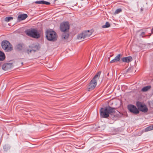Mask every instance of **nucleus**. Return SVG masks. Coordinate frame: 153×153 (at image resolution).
<instances>
[{
  "instance_id": "2",
  "label": "nucleus",
  "mask_w": 153,
  "mask_h": 153,
  "mask_svg": "<svg viewBox=\"0 0 153 153\" xmlns=\"http://www.w3.org/2000/svg\"><path fill=\"white\" fill-rule=\"evenodd\" d=\"M101 73L100 71H99L88 84L87 88L88 91H92L95 88L97 84V80L99 79Z\"/></svg>"
},
{
  "instance_id": "20",
  "label": "nucleus",
  "mask_w": 153,
  "mask_h": 153,
  "mask_svg": "<svg viewBox=\"0 0 153 153\" xmlns=\"http://www.w3.org/2000/svg\"><path fill=\"white\" fill-rule=\"evenodd\" d=\"M13 18L11 17H7L5 18V21L7 22H8L10 20H13Z\"/></svg>"
},
{
  "instance_id": "3",
  "label": "nucleus",
  "mask_w": 153,
  "mask_h": 153,
  "mask_svg": "<svg viewBox=\"0 0 153 153\" xmlns=\"http://www.w3.org/2000/svg\"><path fill=\"white\" fill-rule=\"evenodd\" d=\"M46 34L47 38L48 40L54 41L57 39V35L54 31L51 30H47Z\"/></svg>"
},
{
  "instance_id": "16",
  "label": "nucleus",
  "mask_w": 153,
  "mask_h": 153,
  "mask_svg": "<svg viewBox=\"0 0 153 153\" xmlns=\"http://www.w3.org/2000/svg\"><path fill=\"white\" fill-rule=\"evenodd\" d=\"M5 58V56L4 53L0 51V61L3 60Z\"/></svg>"
},
{
  "instance_id": "18",
  "label": "nucleus",
  "mask_w": 153,
  "mask_h": 153,
  "mask_svg": "<svg viewBox=\"0 0 153 153\" xmlns=\"http://www.w3.org/2000/svg\"><path fill=\"white\" fill-rule=\"evenodd\" d=\"M153 129V124L152 126H149L146 128L145 129V131L147 132L149 131H150L152 130Z\"/></svg>"
},
{
  "instance_id": "5",
  "label": "nucleus",
  "mask_w": 153,
  "mask_h": 153,
  "mask_svg": "<svg viewBox=\"0 0 153 153\" xmlns=\"http://www.w3.org/2000/svg\"><path fill=\"white\" fill-rule=\"evenodd\" d=\"M2 48L6 51H11L12 47L10 44L7 41H3L1 44Z\"/></svg>"
},
{
  "instance_id": "29",
  "label": "nucleus",
  "mask_w": 153,
  "mask_h": 153,
  "mask_svg": "<svg viewBox=\"0 0 153 153\" xmlns=\"http://www.w3.org/2000/svg\"><path fill=\"white\" fill-rule=\"evenodd\" d=\"M152 30H153V29H152Z\"/></svg>"
},
{
  "instance_id": "28",
  "label": "nucleus",
  "mask_w": 153,
  "mask_h": 153,
  "mask_svg": "<svg viewBox=\"0 0 153 153\" xmlns=\"http://www.w3.org/2000/svg\"><path fill=\"white\" fill-rule=\"evenodd\" d=\"M3 67H4V66H2V69H4V70H5L4 68Z\"/></svg>"
},
{
  "instance_id": "9",
  "label": "nucleus",
  "mask_w": 153,
  "mask_h": 153,
  "mask_svg": "<svg viewBox=\"0 0 153 153\" xmlns=\"http://www.w3.org/2000/svg\"><path fill=\"white\" fill-rule=\"evenodd\" d=\"M128 110L131 112L137 114L139 113V111L136 107L133 105H129L128 106Z\"/></svg>"
},
{
  "instance_id": "19",
  "label": "nucleus",
  "mask_w": 153,
  "mask_h": 153,
  "mask_svg": "<svg viewBox=\"0 0 153 153\" xmlns=\"http://www.w3.org/2000/svg\"><path fill=\"white\" fill-rule=\"evenodd\" d=\"M110 24L108 22H106L105 25H103L102 26V27L104 28H107L108 27L110 26Z\"/></svg>"
},
{
  "instance_id": "8",
  "label": "nucleus",
  "mask_w": 153,
  "mask_h": 153,
  "mask_svg": "<svg viewBox=\"0 0 153 153\" xmlns=\"http://www.w3.org/2000/svg\"><path fill=\"white\" fill-rule=\"evenodd\" d=\"M69 28V25L68 22H64L60 25V28L62 31L65 32L68 30Z\"/></svg>"
},
{
  "instance_id": "12",
  "label": "nucleus",
  "mask_w": 153,
  "mask_h": 153,
  "mask_svg": "<svg viewBox=\"0 0 153 153\" xmlns=\"http://www.w3.org/2000/svg\"><path fill=\"white\" fill-rule=\"evenodd\" d=\"M83 33L85 38L89 37L92 34L91 31L89 30L84 31Z\"/></svg>"
},
{
  "instance_id": "10",
  "label": "nucleus",
  "mask_w": 153,
  "mask_h": 153,
  "mask_svg": "<svg viewBox=\"0 0 153 153\" xmlns=\"http://www.w3.org/2000/svg\"><path fill=\"white\" fill-rule=\"evenodd\" d=\"M121 55L120 54L117 55L113 59L111 60L110 62V63H115L119 61L120 59Z\"/></svg>"
},
{
  "instance_id": "6",
  "label": "nucleus",
  "mask_w": 153,
  "mask_h": 153,
  "mask_svg": "<svg viewBox=\"0 0 153 153\" xmlns=\"http://www.w3.org/2000/svg\"><path fill=\"white\" fill-rule=\"evenodd\" d=\"M39 46L36 44H33L30 45L29 48L25 51V52L29 54L32 52H36L39 49Z\"/></svg>"
},
{
  "instance_id": "23",
  "label": "nucleus",
  "mask_w": 153,
  "mask_h": 153,
  "mask_svg": "<svg viewBox=\"0 0 153 153\" xmlns=\"http://www.w3.org/2000/svg\"><path fill=\"white\" fill-rule=\"evenodd\" d=\"M134 68L133 67H129L128 69L127 70V71L128 72H131L133 71V69H134Z\"/></svg>"
},
{
  "instance_id": "15",
  "label": "nucleus",
  "mask_w": 153,
  "mask_h": 153,
  "mask_svg": "<svg viewBox=\"0 0 153 153\" xmlns=\"http://www.w3.org/2000/svg\"><path fill=\"white\" fill-rule=\"evenodd\" d=\"M151 88V86L150 85L147 86L143 87L141 89V91L142 92H146L149 90Z\"/></svg>"
},
{
  "instance_id": "14",
  "label": "nucleus",
  "mask_w": 153,
  "mask_h": 153,
  "mask_svg": "<svg viewBox=\"0 0 153 153\" xmlns=\"http://www.w3.org/2000/svg\"><path fill=\"white\" fill-rule=\"evenodd\" d=\"M77 38L79 40H82L85 38L83 32L79 34L77 36Z\"/></svg>"
},
{
  "instance_id": "21",
  "label": "nucleus",
  "mask_w": 153,
  "mask_h": 153,
  "mask_svg": "<svg viewBox=\"0 0 153 153\" xmlns=\"http://www.w3.org/2000/svg\"><path fill=\"white\" fill-rule=\"evenodd\" d=\"M122 11V10L121 9H118L116 10L114 12V15H116L119 13L121 12Z\"/></svg>"
},
{
  "instance_id": "13",
  "label": "nucleus",
  "mask_w": 153,
  "mask_h": 153,
  "mask_svg": "<svg viewBox=\"0 0 153 153\" xmlns=\"http://www.w3.org/2000/svg\"><path fill=\"white\" fill-rule=\"evenodd\" d=\"M27 17L26 14H23L19 15L18 17V20L19 21H21L25 19Z\"/></svg>"
},
{
  "instance_id": "27",
  "label": "nucleus",
  "mask_w": 153,
  "mask_h": 153,
  "mask_svg": "<svg viewBox=\"0 0 153 153\" xmlns=\"http://www.w3.org/2000/svg\"><path fill=\"white\" fill-rule=\"evenodd\" d=\"M140 10H141V11H143V8H142Z\"/></svg>"
},
{
  "instance_id": "7",
  "label": "nucleus",
  "mask_w": 153,
  "mask_h": 153,
  "mask_svg": "<svg viewBox=\"0 0 153 153\" xmlns=\"http://www.w3.org/2000/svg\"><path fill=\"white\" fill-rule=\"evenodd\" d=\"M137 105L138 109L141 111L143 112H146L148 111V109L146 106L144 104H142L141 102H137Z\"/></svg>"
},
{
  "instance_id": "25",
  "label": "nucleus",
  "mask_w": 153,
  "mask_h": 153,
  "mask_svg": "<svg viewBox=\"0 0 153 153\" xmlns=\"http://www.w3.org/2000/svg\"><path fill=\"white\" fill-rule=\"evenodd\" d=\"M50 4V2H47V1H45L44 4H45L46 5H49Z\"/></svg>"
},
{
  "instance_id": "1",
  "label": "nucleus",
  "mask_w": 153,
  "mask_h": 153,
  "mask_svg": "<svg viewBox=\"0 0 153 153\" xmlns=\"http://www.w3.org/2000/svg\"><path fill=\"white\" fill-rule=\"evenodd\" d=\"M100 116L103 118H106L109 117V114L115 112L114 109L108 106L101 108L100 110Z\"/></svg>"
},
{
  "instance_id": "26",
  "label": "nucleus",
  "mask_w": 153,
  "mask_h": 153,
  "mask_svg": "<svg viewBox=\"0 0 153 153\" xmlns=\"http://www.w3.org/2000/svg\"><path fill=\"white\" fill-rule=\"evenodd\" d=\"M45 1H42V4H44Z\"/></svg>"
},
{
  "instance_id": "17",
  "label": "nucleus",
  "mask_w": 153,
  "mask_h": 153,
  "mask_svg": "<svg viewBox=\"0 0 153 153\" xmlns=\"http://www.w3.org/2000/svg\"><path fill=\"white\" fill-rule=\"evenodd\" d=\"M69 35L68 33H64L62 35V39H67L68 38Z\"/></svg>"
},
{
  "instance_id": "11",
  "label": "nucleus",
  "mask_w": 153,
  "mask_h": 153,
  "mask_svg": "<svg viewBox=\"0 0 153 153\" xmlns=\"http://www.w3.org/2000/svg\"><path fill=\"white\" fill-rule=\"evenodd\" d=\"M121 59L123 62L127 63L129 62L132 60V57L131 56L123 57Z\"/></svg>"
},
{
  "instance_id": "24",
  "label": "nucleus",
  "mask_w": 153,
  "mask_h": 153,
  "mask_svg": "<svg viewBox=\"0 0 153 153\" xmlns=\"http://www.w3.org/2000/svg\"><path fill=\"white\" fill-rule=\"evenodd\" d=\"M35 3L37 4H42V1H36Z\"/></svg>"
},
{
  "instance_id": "22",
  "label": "nucleus",
  "mask_w": 153,
  "mask_h": 153,
  "mask_svg": "<svg viewBox=\"0 0 153 153\" xmlns=\"http://www.w3.org/2000/svg\"><path fill=\"white\" fill-rule=\"evenodd\" d=\"M10 149V147L7 145H5L4 146V149L5 151H7Z\"/></svg>"
},
{
  "instance_id": "4",
  "label": "nucleus",
  "mask_w": 153,
  "mask_h": 153,
  "mask_svg": "<svg viewBox=\"0 0 153 153\" xmlns=\"http://www.w3.org/2000/svg\"><path fill=\"white\" fill-rule=\"evenodd\" d=\"M25 33L28 36L35 38H38L40 36L39 32L34 29L27 30Z\"/></svg>"
}]
</instances>
